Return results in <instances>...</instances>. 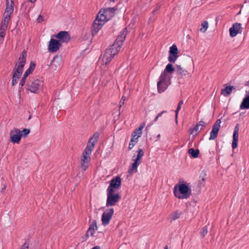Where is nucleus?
Segmentation results:
<instances>
[{"mask_svg": "<svg viewBox=\"0 0 249 249\" xmlns=\"http://www.w3.org/2000/svg\"><path fill=\"white\" fill-rule=\"evenodd\" d=\"M55 38L58 39L60 41L65 43H68L70 39L71 36L67 31H63L58 32L55 36Z\"/></svg>", "mask_w": 249, "mask_h": 249, "instance_id": "obj_14", "label": "nucleus"}, {"mask_svg": "<svg viewBox=\"0 0 249 249\" xmlns=\"http://www.w3.org/2000/svg\"><path fill=\"white\" fill-rule=\"evenodd\" d=\"M29 243L27 241L25 242L20 249H29Z\"/></svg>", "mask_w": 249, "mask_h": 249, "instance_id": "obj_46", "label": "nucleus"}, {"mask_svg": "<svg viewBox=\"0 0 249 249\" xmlns=\"http://www.w3.org/2000/svg\"><path fill=\"white\" fill-rule=\"evenodd\" d=\"M116 0H110V1L114 2Z\"/></svg>", "mask_w": 249, "mask_h": 249, "instance_id": "obj_59", "label": "nucleus"}, {"mask_svg": "<svg viewBox=\"0 0 249 249\" xmlns=\"http://www.w3.org/2000/svg\"><path fill=\"white\" fill-rule=\"evenodd\" d=\"M94 147V144L93 143H88V144L83 151V153L85 154V155H89L90 157V155L91 154V152Z\"/></svg>", "mask_w": 249, "mask_h": 249, "instance_id": "obj_22", "label": "nucleus"}, {"mask_svg": "<svg viewBox=\"0 0 249 249\" xmlns=\"http://www.w3.org/2000/svg\"><path fill=\"white\" fill-rule=\"evenodd\" d=\"M183 104V102L182 100H181L179 102L178 105H180L181 106H182Z\"/></svg>", "mask_w": 249, "mask_h": 249, "instance_id": "obj_55", "label": "nucleus"}, {"mask_svg": "<svg viewBox=\"0 0 249 249\" xmlns=\"http://www.w3.org/2000/svg\"><path fill=\"white\" fill-rule=\"evenodd\" d=\"M14 3L12 2V3H10L8 0H6V8L4 14L11 15L14 12Z\"/></svg>", "mask_w": 249, "mask_h": 249, "instance_id": "obj_20", "label": "nucleus"}, {"mask_svg": "<svg viewBox=\"0 0 249 249\" xmlns=\"http://www.w3.org/2000/svg\"><path fill=\"white\" fill-rule=\"evenodd\" d=\"M160 134H158V135H157V140H160Z\"/></svg>", "mask_w": 249, "mask_h": 249, "instance_id": "obj_56", "label": "nucleus"}, {"mask_svg": "<svg viewBox=\"0 0 249 249\" xmlns=\"http://www.w3.org/2000/svg\"><path fill=\"white\" fill-rule=\"evenodd\" d=\"M201 28L200 29V31L202 33H205L208 28V23L207 21H203L201 23Z\"/></svg>", "mask_w": 249, "mask_h": 249, "instance_id": "obj_31", "label": "nucleus"}, {"mask_svg": "<svg viewBox=\"0 0 249 249\" xmlns=\"http://www.w3.org/2000/svg\"><path fill=\"white\" fill-rule=\"evenodd\" d=\"M239 124H236L234 128L233 134L232 136V148L235 149L237 148L238 146V132H239Z\"/></svg>", "mask_w": 249, "mask_h": 249, "instance_id": "obj_18", "label": "nucleus"}, {"mask_svg": "<svg viewBox=\"0 0 249 249\" xmlns=\"http://www.w3.org/2000/svg\"><path fill=\"white\" fill-rule=\"evenodd\" d=\"M0 36L4 37L5 35V31L6 30H0Z\"/></svg>", "mask_w": 249, "mask_h": 249, "instance_id": "obj_50", "label": "nucleus"}, {"mask_svg": "<svg viewBox=\"0 0 249 249\" xmlns=\"http://www.w3.org/2000/svg\"><path fill=\"white\" fill-rule=\"evenodd\" d=\"M167 77H168L167 73H166L164 71L162 72L160 76L159 81L158 82H159V84H160V83H166V81L167 78Z\"/></svg>", "mask_w": 249, "mask_h": 249, "instance_id": "obj_28", "label": "nucleus"}, {"mask_svg": "<svg viewBox=\"0 0 249 249\" xmlns=\"http://www.w3.org/2000/svg\"><path fill=\"white\" fill-rule=\"evenodd\" d=\"M242 30L241 24L237 22L235 23L229 29L230 35L231 37H234L238 34L241 33Z\"/></svg>", "mask_w": 249, "mask_h": 249, "instance_id": "obj_15", "label": "nucleus"}, {"mask_svg": "<svg viewBox=\"0 0 249 249\" xmlns=\"http://www.w3.org/2000/svg\"><path fill=\"white\" fill-rule=\"evenodd\" d=\"M6 185H4L3 186V187H2V188L1 189V192L2 193H4V191H5V189H6Z\"/></svg>", "mask_w": 249, "mask_h": 249, "instance_id": "obj_53", "label": "nucleus"}, {"mask_svg": "<svg viewBox=\"0 0 249 249\" xmlns=\"http://www.w3.org/2000/svg\"><path fill=\"white\" fill-rule=\"evenodd\" d=\"M160 8V6L159 5H157L156 6V9L152 11V14L153 15H155L156 13H157V10H159Z\"/></svg>", "mask_w": 249, "mask_h": 249, "instance_id": "obj_48", "label": "nucleus"}, {"mask_svg": "<svg viewBox=\"0 0 249 249\" xmlns=\"http://www.w3.org/2000/svg\"><path fill=\"white\" fill-rule=\"evenodd\" d=\"M164 249H168V246H166L164 247Z\"/></svg>", "mask_w": 249, "mask_h": 249, "instance_id": "obj_57", "label": "nucleus"}, {"mask_svg": "<svg viewBox=\"0 0 249 249\" xmlns=\"http://www.w3.org/2000/svg\"><path fill=\"white\" fill-rule=\"evenodd\" d=\"M20 129L14 127L10 132V140L13 143H19L21 140L19 135Z\"/></svg>", "mask_w": 249, "mask_h": 249, "instance_id": "obj_11", "label": "nucleus"}, {"mask_svg": "<svg viewBox=\"0 0 249 249\" xmlns=\"http://www.w3.org/2000/svg\"><path fill=\"white\" fill-rule=\"evenodd\" d=\"M145 126V123H142L139 127L135 130V133H138L139 134H142V130L143 128Z\"/></svg>", "mask_w": 249, "mask_h": 249, "instance_id": "obj_35", "label": "nucleus"}, {"mask_svg": "<svg viewBox=\"0 0 249 249\" xmlns=\"http://www.w3.org/2000/svg\"><path fill=\"white\" fill-rule=\"evenodd\" d=\"M121 185V179L120 177H116L112 178L110 182L109 186L107 190L115 191V189H118Z\"/></svg>", "mask_w": 249, "mask_h": 249, "instance_id": "obj_13", "label": "nucleus"}, {"mask_svg": "<svg viewBox=\"0 0 249 249\" xmlns=\"http://www.w3.org/2000/svg\"><path fill=\"white\" fill-rule=\"evenodd\" d=\"M91 249H100V247L99 246H95Z\"/></svg>", "mask_w": 249, "mask_h": 249, "instance_id": "obj_54", "label": "nucleus"}, {"mask_svg": "<svg viewBox=\"0 0 249 249\" xmlns=\"http://www.w3.org/2000/svg\"><path fill=\"white\" fill-rule=\"evenodd\" d=\"M176 70V68H174L172 63H169L167 65L164 71L166 73H169L170 74L173 73V72Z\"/></svg>", "mask_w": 249, "mask_h": 249, "instance_id": "obj_25", "label": "nucleus"}, {"mask_svg": "<svg viewBox=\"0 0 249 249\" xmlns=\"http://www.w3.org/2000/svg\"><path fill=\"white\" fill-rule=\"evenodd\" d=\"M141 134H139L138 133H135V131L132 134V139L136 141L140 137H141Z\"/></svg>", "mask_w": 249, "mask_h": 249, "instance_id": "obj_43", "label": "nucleus"}, {"mask_svg": "<svg viewBox=\"0 0 249 249\" xmlns=\"http://www.w3.org/2000/svg\"><path fill=\"white\" fill-rule=\"evenodd\" d=\"M10 18H11V15L4 14L3 18H2V19L5 20V21L9 23V21L10 19Z\"/></svg>", "mask_w": 249, "mask_h": 249, "instance_id": "obj_42", "label": "nucleus"}, {"mask_svg": "<svg viewBox=\"0 0 249 249\" xmlns=\"http://www.w3.org/2000/svg\"><path fill=\"white\" fill-rule=\"evenodd\" d=\"M137 152L138 153L137 158L135 159H133L134 162L131 164V165L129 167L128 169V173L130 175L137 171V168L142 162L141 160L144 155V152L141 148H139Z\"/></svg>", "mask_w": 249, "mask_h": 249, "instance_id": "obj_5", "label": "nucleus"}, {"mask_svg": "<svg viewBox=\"0 0 249 249\" xmlns=\"http://www.w3.org/2000/svg\"><path fill=\"white\" fill-rule=\"evenodd\" d=\"M137 142V141H136L133 139H131L130 142L128 146V150H131L135 145V143Z\"/></svg>", "mask_w": 249, "mask_h": 249, "instance_id": "obj_38", "label": "nucleus"}, {"mask_svg": "<svg viewBox=\"0 0 249 249\" xmlns=\"http://www.w3.org/2000/svg\"><path fill=\"white\" fill-rule=\"evenodd\" d=\"M207 232H208L207 226H205L203 227V228L202 229V231H201V235L202 237L204 238L205 237V235L207 233Z\"/></svg>", "mask_w": 249, "mask_h": 249, "instance_id": "obj_37", "label": "nucleus"}, {"mask_svg": "<svg viewBox=\"0 0 249 249\" xmlns=\"http://www.w3.org/2000/svg\"><path fill=\"white\" fill-rule=\"evenodd\" d=\"M158 91L159 93H161L165 91L167 88V85L166 83H160L159 84V82L157 83Z\"/></svg>", "mask_w": 249, "mask_h": 249, "instance_id": "obj_26", "label": "nucleus"}, {"mask_svg": "<svg viewBox=\"0 0 249 249\" xmlns=\"http://www.w3.org/2000/svg\"><path fill=\"white\" fill-rule=\"evenodd\" d=\"M42 84V81L36 79H33L28 81L27 85L28 86L27 90L31 92L36 93L39 87Z\"/></svg>", "mask_w": 249, "mask_h": 249, "instance_id": "obj_7", "label": "nucleus"}, {"mask_svg": "<svg viewBox=\"0 0 249 249\" xmlns=\"http://www.w3.org/2000/svg\"><path fill=\"white\" fill-rule=\"evenodd\" d=\"M30 75L29 73H28L27 71H25V73H24L23 77L27 78V77Z\"/></svg>", "mask_w": 249, "mask_h": 249, "instance_id": "obj_52", "label": "nucleus"}, {"mask_svg": "<svg viewBox=\"0 0 249 249\" xmlns=\"http://www.w3.org/2000/svg\"><path fill=\"white\" fill-rule=\"evenodd\" d=\"M176 71L178 77L184 78L189 76L190 72L188 70L181 67L180 65H176Z\"/></svg>", "mask_w": 249, "mask_h": 249, "instance_id": "obj_17", "label": "nucleus"}, {"mask_svg": "<svg viewBox=\"0 0 249 249\" xmlns=\"http://www.w3.org/2000/svg\"><path fill=\"white\" fill-rule=\"evenodd\" d=\"M36 64L35 62L31 61L29 68L26 71L30 74L33 72L36 68Z\"/></svg>", "mask_w": 249, "mask_h": 249, "instance_id": "obj_32", "label": "nucleus"}, {"mask_svg": "<svg viewBox=\"0 0 249 249\" xmlns=\"http://www.w3.org/2000/svg\"><path fill=\"white\" fill-rule=\"evenodd\" d=\"M26 80H27V78L26 77H22L20 81V83H19V86H21V87L19 88V92L20 93V91H21V90L22 89V87L25 85L26 82Z\"/></svg>", "mask_w": 249, "mask_h": 249, "instance_id": "obj_36", "label": "nucleus"}, {"mask_svg": "<svg viewBox=\"0 0 249 249\" xmlns=\"http://www.w3.org/2000/svg\"><path fill=\"white\" fill-rule=\"evenodd\" d=\"M167 113V111L166 110H163L162 112L159 113L154 120V121L156 122L159 117H161L163 113Z\"/></svg>", "mask_w": 249, "mask_h": 249, "instance_id": "obj_45", "label": "nucleus"}, {"mask_svg": "<svg viewBox=\"0 0 249 249\" xmlns=\"http://www.w3.org/2000/svg\"><path fill=\"white\" fill-rule=\"evenodd\" d=\"M124 104V101H122V99L120 101V103H119V107L120 108L122 106V105Z\"/></svg>", "mask_w": 249, "mask_h": 249, "instance_id": "obj_51", "label": "nucleus"}, {"mask_svg": "<svg viewBox=\"0 0 249 249\" xmlns=\"http://www.w3.org/2000/svg\"><path fill=\"white\" fill-rule=\"evenodd\" d=\"M62 44L58 40L51 38L48 45V50L50 53H55L61 47Z\"/></svg>", "mask_w": 249, "mask_h": 249, "instance_id": "obj_10", "label": "nucleus"}, {"mask_svg": "<svg viewBox=\"0 0 249 249\" xmlns=\"http://www.w3.org/2000/svg\"><path fill=\"white\" fill-rule=\"evenodd\" d=\"M198 128L199 125L197 124L196 126L194 127V128L191 130V134H193L194 131H197L198 130Z\"/></svg>", "mask_w": 249, "mask_h": 249, "instance_id": "obj_47", "label": "nucleus"}, {"mask_svg": "<svg viewBox=\"0 0 249 249\" xmlns=\"http://www.w3.org/2000/svg\"><path fill=\"white\" fill-rule=\"evenodd\" d=\"M27 52L23 50L20 57L18 61L15 65L12 72V86H13L17 84L19 79L23 71V68L26 61Z\"/></svg>", "mask_w": 249, "mask_h": 249, "instance_id": "obj_3", "label": "nucleus"}, {"mask_svg": "<svg viewBox=\"0 0 249 249\" xmlns=\"http://www.w3.org/2000/svg\"><path fill=\"white\" fill-rule=\"evenodd\" d=\"M38 22H41L44 20L43 18L41 15H39L37 19Z\"/></svg>", "mask_w": 249, "mask_h": 249, "instance_id": "obj_49", "label": "nucleus"}, {"mask_svg": "<svg viewBox=\"0 0 249 249\" xmlns=\"http://www.w3.org/2000/svg\"><path fill=\"white\" fill-rule=\"evenodd\" d=\"M177 186L174 187V194L175 196L179 199H187L192 194V190L190 187L186 183H182L178 185V191L177 190Z\"/></svg>", "mask_w": 249, "mask_h": 249, "instance_id": "obj_4", "label": "nucleus"}, {"mask_svg": "<svg viewBox=\"0 0 249 249\" xmlns=\"http://www.w3.org/2000/svg\"><path fill=\"white\" fill-rule=\"evenodd\" d=\"M30 133V129L27 128H24L22 130L19 132V135L21 137L26 138L28 134Z\"/></svg>", "mask_w": 249, "mask_h": 249, "instance_id": "obj_29", "label": "nucleus"}, {"mask_svg": "<svg viewBox=\"0 0 249 249\" xmlns=\"http://www.w3.org/2000/svg\"><path fill=\"white\" fill-rule=\"evenodd\" d=\"M206 176V173L205 171H203L199 176L200 180H199V186H203L202 182H204L205 180V177Z\"/></svg>", "mask_w": 249, "mask_h": 249, "instance_id": "obj_30", "label": "nucleus"}, {"mask_svg": "<svg viewBox=\"0 0 249 249\" xmlns=\"http://www.w3.org/2000/svg\"><path fill=\"white\" fill-rule=\"evenodd\" d=\"M169 53L168 61L170 63H174L178 57V49L177 46L175 44L173 45L170 48Z\"/></svg>", "mask_w": 249, "mask_h": 249, "instance_id": "obj_12", "label": "nucleus"}, {"mask_svg": "<svg viewBox=\"0 0 249 249\" xmlns=\"http://www.w3.org/2000/svg\"><path fill=\"white\" fill-rule=\"evenodd\" d=\"M145 126V123H142L139 127L135 130V133H138L139 134H142V130L143 128Z\"/></svg>", "mask_w": 249, "mask_h": 249, "instance_id": "obj_34", "label": "nucleus"}, {"mask_svg": "<svg viewBox=\"0 0 249 249\" xmlns=\"http://www.w3.org/2000/svg\"><path fill=\"white\" fill-rule=\"evenodd\" d=\"M90 159V157L89 156L85 155L84 153L82 154L81 159V167L83 170L85 171L88 168L89 163V162Z\"/></svg>", "mask_w": 249, "mask_h": 249, "instance_id": "obj_19", "label": "nucleus"}, {"mask_svg": "<svg viewBox=\"0 0 249 249\" xmlns=\"http://www.w3.org/2000/svg\"><path fill=\"white\" fill-rule=\"evenodd\" d=\"M181 107V106L180 105H178V107H177V109H176V110L175 111V112H176L175 117H176V123H178V120H177L178 115V112L180 110Z\"/></svg>", "mask_w": 249, "mask_h": 249, "instance_id": "obj_41", "label": "nucleus"}, {"mask_svg": "<svg viewBox=\"0 0 249 249\" xmlns=\"http://www.w3.org/2000/svg\"><path fill=\"white\" fill-rule=\"evenodd\" d=\"M107 199L106 206L108 207L114 206L121 199V196L119 194H115V191L107 190Z\"/></svg>", "mask_w": 249, "mask_h": 249, "instance_id": "obj_6", "label": "nucleus"}, {"mask_svg": "<svg viewBox=\"0 0 249 249\" xmlns=\"http://www.w3.org/2000/svg\"><path fill=\"white\" fill-rule=\"evenodd\" d=\"M188 153L194 158H196L198 157L199 150L198 149L190 148L188 150Z\"/></svg>", "mask_w": 249, "mask_h": 249, "instance_id": "obj_24", "label": "nucleus"}, {"mask_svg": "<svg viewBox=\"0 0 249 249\" xmlns=\"http://www.w3.org/2000/svg\"><path fill=\"white\" fill-rule=\"evenodd\" d=\"M246 86H249V80L245 84ZM241 109H249V89L246 91V95L240 106Z\"/></svg>", "mask_w": 249, "mask_h": 249, "instance_id": "obj_16", "label": "nucleus"}, {"mask_svg": "<svg viewBox=\"0 0 249 249\" xmlns=\"http://www.w3.org/2000/svg\"><path fill=\"white\" fill-rule=\"evenodd\" d=\"M114 213V209L110 208L107 209L102 214V224L104 226L108 225Z\"/></svg>", "mask_w": 249, "mask_h": 249, "instance_id": "obj_8", "label": "nucleus"}, {"mask_svg": "<svg viewBox=\"0 0 249 249\" xmlns=\"http://www.w3.org/2000/svg\"><path fill=\"white\" fill-rule=\"evenodd\" d=\"M151 20H152V17H150V18L149 19L148 22H149Z\"/></svg>", "mask_w": 249, "mask_h": 249, "instance_id": "obj_58", "label": "nucleus"}, {"mask_svg": "<svg viewBox=\"0 0 249 249\" xmlns=\"http://www.w3.org/2000/svg\"><path fill=\"white\" fill-rule=\"evenodd\" d=\"M95 231V230L93 229H91L90 230L89 228L86 234V237H89V235H90L91 236H93Z\"/></svg>", "mask_w": 249, "mask_h": 249, "instance_id": "obj_40", "label": "nucleus"}, {"mask_svg": "<svg viewBox=\"0 0 249 249\" xmlns=\"http://www.w3.org/2000/svg\"><path fill=\"white\" fill-rule=\"evenodd\" d=\"M235 89V87L233 86H226L224 89L221 90V93L225 96H227L231 92L232 89Z\"/></svg>", "mask_w": 249, "mask_h": 249, "instance_id": "obj_21", "label": "nucleus"}, {"mask_svg": "<svg viewBox=\"0 0 249 249\" xmlns=\"http://www.w3.org/2000/svg\"><path fill=\"white\" fill-rule=\"evenodd\" d=\"M89 228V230L91 229L97 230V222L95 220H93L92 224L90 225Z\"/></svg>", "mask_w": 249, "mask_h": 249, "instance_id": "obj_39", "label": "nucleus"}, {"mask_svg": "<svg viewBox=\"0 0 249 249\" xmlns=\"http://www.w3.org/2000/svg\"><path fill=\"white\" fill-rule=\"evenodd\" d=\"M127 34L126 28L123 29L116 39L114 44L107 48L102 58L104 64L107 65L110 62L114 56L120 51Z\"/></svg>", "mask_w": 249, "mask_h": 249, "instance_id": "obj_1", "label": "nucleus"}, {"mask_svg": "<svg viewBox=\"0 0 249 249\" xmlns=\"http://www.w3.org/2000/svg\"><path fill=\"white\" fill-rule=\"evenodd\" d=\"M8 23L5 20L2 19L0 30H6Z\"/></svg>", "mask_w": 249, "mask_h": 249, "instance_id": "obj_33", "label": "nucleus"}, {"mask_svg": "<svg viewBox=\"0 0 249 249\" xmlns=\"http://www.w3.org/2000/svg\"><path fill=\"white\" fill-rule=\"evenodd\" d=\"M221 123V119H219L217 120L216 122L213 125L212 129L210 132V136L209 139V140H213L217 138L218 131L220 129Z\"/></svg>", "mask_w": 249, "mask_h": 249, "instance_id": "obj_9", "label": "nucleus"}, {"mask_svg": "<svg viewBox=\"0 0 249 249\" xmlns=\"http://www.w3.org/2000/svg\"><path fill=\"white\" fill-rule=\"evenodd\" d=\"M118 10V8L114 7L104 9L103 13L102 14V10L100 11L92 25L91 34L92 36L97 34L105 24V21L108 20L111 18L114 17Z\"/></svg>", "mask_w": 249, "mask_h": 249, "instance_id": "obj_2", "label": "nucleus"}, {"mask_svg": "<svg viewBox=\"0 0 249 249\" xmlns=\"http://www.w3.org/2000/svg\"><path fill=\"white\" fill-rule=\"evenodd\" d=\"M197 124L199 126H201L200 130H202L205 127V123L204 121H200Z\"/></svg>", "mask_w": 249, "mask_h": 249, "instance_id": "obj_44", "label": "nucleus"}, {"mask_svg": "<svg viewBox=\"0 0 249 249\" xmlns=\"http://www.w3.org/2000/svg\"><path fill=\"white\" fill-rule=\"evenodd\" d=\"M99 137V133L97 132L94 133L93 136L89 139L88 143L90 144L93 143L95 145V143L97 142Z\"/></svg>", "mask_w": 249, "mask_h": 249, "instance_id": "obj_23", "label": "nucleus"}, {"mask_svg": "<svg viewBox=\"0 0 249 249\" xmlns=\"http://www.w3.org/2000/svg\"><path fill=\"white\" fill-rule=\"evenodd\" d=\"M182 213L179 212L178 211H176L174 212H173L170 214V218L171 219V221L172 220H175L180 217V216L181 215Z\"/></svg>", "mask_w": 249, "mask_h": 249, "instance_id": "obj_27", "label": "nucleus"}]
</instances>
